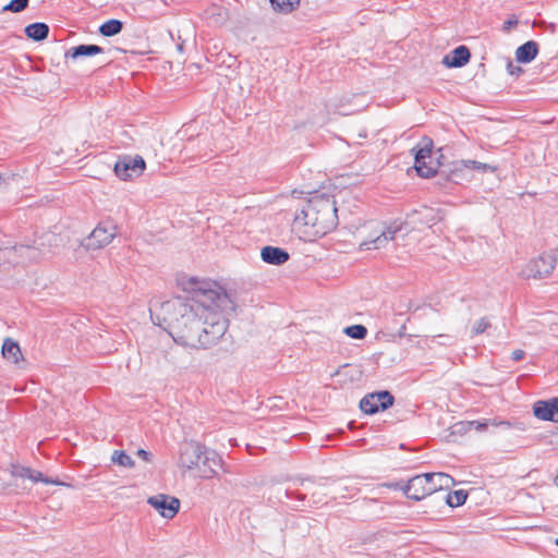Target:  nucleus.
Returning a JSON list of instances; mask_svg holds the SVG:
<instances>
[{
  "label": "nucleus",
  "mask_w": 558,
  "mask_h": 558,
  "mask_svg": "<svg viewBox=\"0 0 558 558\" xmlns=\"http://www.w3.org/2000/svg\"><path fill=\"white\" fill-rule=\"evenodd\" d=\"M460 165L464 169L478 170V171H482V172H486V171L494 172L496 170L495 167H493V166H490L488 163H483V162H480V161H476V160H470V159L461 160Z\"/></svg>",
  "instance_id": "nucleus-24"
},
{
  "label": "nucleus",
  "mask_w": 558,
  "mask_h": 558,
  "mask_svg": "<svg viewBox=\"0 0 558 558\" xmlns=\"http://www.w3.org/2000/svg\"><path fill=\"white\" fill-rule=\"evenodd\" d=\"M1 354L7 361L15 365H20L21 362H23V354L21 348L19 343L11 338L4 339Z\"/></svg>",
  "instance_id": "nucleus-15"
},
{
  "label": "nucleus",
  "mask_w": 558,
  "mask_h": 558,
  "mask_svg": "<svg viewBox=\"0 0 558 558\" xmlns=\"http://www.w3.org/2000/svg\"><path fill=\"white\" fill-rule=\"evenodd\" d=\"M180 284L191 299L163 302L155 313L158 324L181 345L198 350L217 344L228 329L227 313L233 308L231 298L215 281L186 277Z\"/></svg>",
  "instance_id": "nucleus-1"
},
{
  "label": "nucleus",
  "mask_w": 558,
  "mask_h": 558,
  "mask_svg": "<svg viewBox=\"0 0 558 558\" xmlns=\"http://www.w3.org/2000/svg\"><path fill=\"white\" fill-rule=\"evenodd\" d=\"M49 27L45 23H33L26 26L25 34L34 40H43L48 36Z\"/></svg>",
  "instance_id": "nucleus-19"
},
{
  "label": "nucleus",
  "mask_w": 558,
  "mask_h": 558,
  "mask_svg": "<svg viewBox=\"0 0 558 558\" xmlns=\"http://www.w3.org/2000/svg\"><path fill=\"white\" fill-rule=\"evenodd\" d=\"M136 456L138 458H141L145 462H150L151 461V453L146 451V450H144V449H138L136 451Z\"/></svg>",
  "instance_id": "nucleus-32"
},
{
  "label": "nucleus",
  "mask_w": 558,
  "mask_h": 558,
  "mask_svg": "<svg viewBox=\"0 0 558 558\" xmlns=\"http://www.w3.org/2000/svg\"><path fill=\"white\" fill-rule=\"evenodd\" d=\"M426 474L430 495L441 489H448L453 485V478L447 473L435 472Z\"/></svg>",
  "instance_id": "nucleus-16"
},
{
  "label": "nucleus",
  "mask_w": 558,
  "mask_h": 558,
  "mask_svg": "<svg viewBox=\"0 0 558 558\" xmlns=\"http://www.w3.org/2000/svg\"><path fill=\"white\" fill-rule=\"evenodd\" d=\"M144 169L145 161L141 156H128L116 163L114 172L120 179L129 180L141 175Z\"/></svg>",
  "instance_id": "nucleus-9"
},
{
  "label": "nucleus",
  "mask_w": 558,
  "mask_h": 558,
  "mask_svg": "<svg viewBox=\"0 0 558 558\" xmlns=\"http://www.w3.org/2000/svg\"><path fill=\"white\" fill-rule=\"evenodd\" d=\"M338 225L336 201L326 194L313 195L294 218V229L304 241H315Z\"/></svg>",
  "instance_id": "nucleus-2"
},
{
  "label": "nucleus",
  "mask_w": 558,
  "mask_h": 558,
  "mask_svg": "<svg viewBox=\"0 0 558 558\" xmlns=\"http://www.w3.org/2000/svg\"><path fill=\"white\" fill-rule=\"evenodd\" d=\"M21 250H24L26 251V253L28 254L29 257L32 258H36L37 257V252H36V248H32V247H21Z\"/></svg>",
  "instance_id": "nucleus-34"
},
{
  "label": "nucleus",
  "mask_w": 558,
  "mask_h": 558,
  "mask_svg": "<svg viewBox=\"0 0 558 558\" xmlns=\"http://www.w3.org/2000/svg\"><path fill=\"white\" fill-rule=\"evenodd\" d=\"M490 326V322L487 317H482L475 320L471 327V336H477L483 333Z\"/></svg>",
  "instance_id": "nucleus-27"
},
{
  "label": "nucleus",
  "mask_w": 558,
  "mask_h": 558,
  "mask_svg": "<svg viewBox=\"0 0 558 558\" xmlns=\"http://www.w3.org/2000/svg\"><path fill=\"white\" fill-rule=\"evenodd\" d=\"M222 458L215 451L196 441H185L180 447L178 466L183 473L190 472L202 480L217 475L222 468Z\"/></svg>",
  "instance_id": "nucleus-4"
},
{
  "label": "nucleus",
  "mask_w": 558,
  "mask_h": 558,
  "mask_svg": "<svg viewBox=\"0 0 558 558\" xmlns=\"http://www.w3.org/2000/svg\"><path fill=\"white\" fill-rule=\"evenodd\" d=\"M556 545L558 546V538L555 541Z\"/></svg>",
  "instance_id": "nucleus-37"
},
{
  "label": "nucleus",
  "mask_w": 558,
  "mask_h": 558,
  "mask_svg": "<svg viewBox=\"0 0 558 558\" xmlns=\"http://www.w3.org/2000/svg\"><path fill=\"white\" fill-rule=\"evenodd\" d=\"M556 266V256L553 253H544L532 258L521 270L524 278H543L551 274Z\"/></svg>",
  "instance_id": "nucleus-7"
},
{
  "label": "nucleus",
  "mask_w": 558,
  "mask_h": 558,
  "mask_svg": "<svg viewBox=\"0 0 558 558\" xmlns=\"http://www.w3.org/2000/svg\"><path fill=\"white\" fill-rule=\"evenodd\" d=\"M111 461L118 465L125 466V468H134L135 463L133 459L125 452L116 450L113 451L111 456Z\"/></svg>",
  "instance_id": "nucleus-23"
},
{
  "label": "nucleus",
  "mask_w": 558,
  "mask_h": 558,
  "mask_svg": "<svg viewBox=\"0 0 558 558\" xmlns=\"http://www.w3.org/2000/svg\"><path fill=\"white\" fill-rule=\"evenodd\" d=\"M474 422H458L451 426V434L463 435L466 434L473 426Z\"/></svg>",
  "instance_id": "nucleus-28"
},
{
  "label": "nucleus",
  "mask_w": 558,
  "mask_h": 558,
  "mask_svg": "<svg viewBox=\"0 0 558 558\" xmlns=\"http://www.w3.org/2000/svg\"><path fill=\"white\" fill-rule=\"evenodd\" d=\"M147 502L166 519H172L180 509V501L175 497H170L163 494L151 496Z\"/></svg>",
  "instance_id": "nucleus-11"
},
{
  "label": "nucleus",
  "mask_w": 558,
  "mask_h": 558,
  "mask_svg": "<svg viewBox=\"0 0 558 558\" xmlns=\"http://www.w3.org/2000/svg\"><path fill=\"white\" fill-rule=\"evenodd\" d=\"M52 238H54V235H53V234H50V233H49V234H46V239H47L48 241H50V239H52Z\"/></svg>",
  "instance_id": "nucleus-36"
},
{
  "label": "nucleus",
  "mask_w": 558,
  "mask_h": 558,
  "mask_svg": "<svg viewBox=\"0 0 558 558\" xmlns=\"http://www.w3.org/2000/svg\"><path fill=\"white\" fill-rule=\"evenodd\" d=\"M390 487L398 488L404 492L408 498L413 500H422L430 495V487H428L427 474L415 475L409 480L407 485L395 484Z\"/></svg>",
  "instance_id": "nucleus-8"
},
{
  "label": "nucleus",
  "mask_w": 558,
  "mask_h": 558,
  "mask_svg": "<svg viewBox=\"0 0 558 558\" xmlns=\"http://www.w3.org/2000/svg\"><path fill=\"white\" fill-rule=\"evenodd\" d=\"M27 4L28 0H11V2L4 7V10L21 12L27 7Z\"/></svg>",
  "instance_id": "nucleus-29"
},
{
  "label": "nucleus",
  "mask_w": 558,
  "mask_h": 558,
  "mask_svg": "<svg viewBox=\"0 0 558 558\" xmlns=\"http://www.w3.org/2000/svg\"><path fill=\"white\" fill-rule=\"evenodd\" d=\"M118 234V226L112 220L100 221L84 240L86 250H99L109 245Z\"/></svg>",
  "instance_id": "nucleus-5"
},
{
  "label": "nucleus",
  "mask_w": 558,
  "mask_h": 558,
  "mask_svg": "<svg viewBox=\"0 0 558 558\" xmlns=\"http://www.w3.org/2000/svg\"><path fill=\"white\" fill-rule=\"evenodd\" d=\"M20 476L27 477L33 482H43L45 484H53V485H65L63 482L58 480H50L46 477L41 472L34 471L31 469H23L20 473Z\"/></svg>",
  "instance_id": "nucleus-20"
},
{
  "label": "nucleus",
  "mask_w": 558,
  "mask_h": 558,
  "mask_svg": "<svg viewBox=\"0 0 558 558\" xmlns=\"http://www.w3.org/2000/svg\"><path fill=\"white\" fill-rule=\"evenodd\" d=\"M518 24V21L517 20H508L507 22H505L504 24V29L505 31H509L511 27L515 26Z\"/></svg>",
  "instance_id": "nucleus-35"
},
{
  "label": "nucleus",
  "mask_w": 558,
  "mask_h": 558,
  "mask_svg": "<svg viewBox=\"0 0 558 558\" xmlns=\"http://www.w3.org/2000/svg\"><path fill=\"white\" fill-rule=\"evenodd\" d=\"M466 497L468 495L464 490H454L448 494L447 504L450 507H459L465 502Z\"/></svg>",
  "instance_id": "nucleus-25"
},
{
  "label": "nucleus",
  "mask_w": 558,
  "mask_h": 558,
  "mask_svg": "<svg viewBox=\"0 0 558 558\" xmlns=\"http://www.w3.org/2000/svg\"><path fill=\"white\" fill-rule=\"evenodd\" d=\"M538 52V47L535 41H526L515 50V59L521 63H530L533 61Z\"/></svg>",
  "instance_id": "nucleus-17"
},
{
  "label": "nucleus",
  "mask_w": 558,
  "mask_h": 558,
  "mask_svg": "<svg viewBox=\"0 0 558 558\" xmlns=\"http://www.w3.org/2000/svg\"><path fill=\"white\" fill-rule=\"evenodd\" d=\"M393 404V397L388 391L371 393L360 402V409L366 414L384 411Z\"/></svg>",
  "instance_id": "nucleus-10"
},
{
  "label": "nucleus",
  "mask_w": 558,
  "mask_h": 558,
  "mask_svg": "<svg viewBox=\"0 0 558 558\" xmlns=\"http://www.w3.org/2000/svg\"><path fill=\"white\" fill-rule=\"evenodd\" d=\"M511 357L513 361H520L524 357V351L523 350H514L512 353H511Z\"/></svg>",
  "instance_id": "nucleus-33"
},
{
  "label": "nucleus",
  "mask_w": 558,
  "mask_h": 558,
  "mask_svg": "<svg viewBox=\"0 0 558 558\" xmlns=\"http://www.w3.org/2000/svg\"><path fill=\"white\" fill-rule=\"evenodd\" d=\"M260 257L267 264L279 266L289 259V254L280 247L265 246L260 251Z\"/></svg>",
  "instance_id": "nucleus-14"
},
{
  "label": "nucleus",
  "mask_w": 558,
  "mask_h": 558,
  "mask_svg": "<svg viewBox=\"0 0 558 558\" xmlns=\"http://www.w3.org/2000/svg\"><path fill=\"white\" fill-rule=\"evenodd\" d=\"M533 414L538 420L558 423V398L536 401L533 404Z\"/></svg>",
  "instance_id": "nucleus-12"
},
{
  "label": "nucleus",
  "mask_w": 558,
  "mask_h": 558,
  "mask_svg": "<svg viewBox=\"0 0 558 558\" xmlns=\"http://www.w3.org/2000/svg\"><path fill=\"white\" fill-rule=\"evenodd\" d=\"M433 142L429 138H423L414 150V167L417 173L423 178H430L437 171V163L432 157Z\"/></svg>",
  "instance_id": "nucleus-6"
},
{
  "label": "nucleus",
  "mask_w": 558,
  "mask_h": 558,
  "mask_svg": "<svg viewBox=\"0 0 558 558\" xmlns=\"http://www.w3.org/2000/svg\"><path fill=\"white\" fill-rule=\"evenodd\" d=\"M272 8L282 13L293 11L300 3V0H270Z\"/></svg>",
  "instance_id": "nucleus-22"
},
{
  "label": "nucleus",
  "mask_w": 558,
  "mask_h": 558,
  "mask_svg": "<svg viewBox=\"0 0 558 558\" xmlns=\"http://www.w3.org/2000/svg\"><path fill=\"white\" fill-rule=\"evenodd\" d=\"M473 426L476 430L478 432H482L484 430L488 425H493V426H498V425H502V424H506V425H509L507 422H497L495 420L493 421H489V420H486V421H473Z\"/></svg>",
  "instance_id": "nucleus-30"
},
{
  "label": "nucleus",
  "mask_w": 558,
  "mask_h": 558,
  "mask_svg": "<svg viewBox=\"0 0 558 558\" xmlns=\"http://www.w3.org/2000/svg\"><path fill=\"white\" fill-rule=\"evenodd\" d=\"M470 51L465 46H459L442 59V63L447 68H460L465 65L470 60Z\"/></svg>",
  "instance_id": "nucleus-13"
},
{
  "label": "nucleus",
  "mask_w": 558,
  "mask_h": 558,
  "mask_svg": "<svg viewBox=\"0 0 558 558\" xmlns=\"http://www.w3.org/2000/svg\"><path fill=\"white\" fill-rule=\"evenodd\" d=\"M507 70L510 75L514 76H519L522 73V69L519 65H514L512 62L508 63Z\"/></svg>",
  "instance_id": "nucleus-31"
},
{
  "label": "nucleus",
  "mask_w": 558,
  "mask_h": 558,
  "mask_svg": "<svg viewBox=\"0 0 558 558\" xmlns=\"http://www.w3.org/2000/svg\"><path fill=\"white\" fill-rule=\"evenodd\" d=\"M102 51H104L102 48L97 45H80V46L70 48L65 52V58L76 60L80 57L94 56V54L101 53Z\"/></svg>",
  "instance_id": "nucleus-18"
},
{
  "label": "nucleus",
  "mask_w": 558,
  "mask_h": 558,
  "mask_svg": "<svg viewBox=\"0 0 558 558\" xmlns=\"http://www.w3.org/2000/svg\"><path fill=\"white\" fill-rule=\"evenodd\" d=\"M437 220V213L433 208L424 207L409 214L404 221L395 220L388 225L376 220L367 221L357 228L356 238L360 240L361 250H379L386 247L397 233L408 231V227L416 223L430 226Z\"/></svg>",
  "instance_id": "nucleus-3"
},
{
  "label": "nucleus",
  "mask_w": 558,
  "mask_h": 558,
  "mask_svg": "<svg viewBox=\"0 0 558 558\" xmlns=\"http://www.w3.org/2000/svg\"><path fill=\"white\" fill-rule=\"evenodd\" d=\"M121 29L122 23L118 20H109L99 27L100 34L107 37L119 34Z\"/></svg>",
  "instance_id": "nucleus-21"
},
{
  "label": "nucleus",
  "mask_w": 558,
  "mask_h": 558,
  "mask_svg": "<svg viewBox=\"0 0 558 558\" xmlns=\"http://www.w3.org/2000/svg\"><path fill=\"white\" fill-rule=\"evenodd\" d=\"M343 331L348 337L359 340L364 339L367 333V329L363 325H352L345 327Z\"/></svg>",
  "instance_id": "nucleus-26"
}]
</instances>
